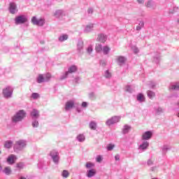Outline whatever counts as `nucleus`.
Wrapping results in <instances>:
<instances>
[{"instance_id":"26","label":"nucleus","mask_w":179,"mask_h":179,"mask_svg":"<svg viewBox=\"0 0 179 179\" xmlns=\"http://www.w3.org/2000/svg\"><path fill=\"white\" fill-rule=\"evenodd\" d=\"M36 82L37 83H44V82H46L44 76L40 74L36 78Z\"/></svg>"},{"instance_id":"56","label":"nucleus","mask_w":179,"mask_h":179,"mask_svg":"<svg viewBox=\"0 0 179 179\" xmlns=\"http://www.w3.org/2000/svg\"><path fill=\"white\" fill-rule=\"evenodd\" d=\"M115 160L116 162H118V160H120V155H116L115 156Z\"/></svg>"},{"instance_id":"62","label":"nucleus","mask_w":179,"mask_h":179,"mask_svg":"<svg viewBox=\"0 0 179 179\" xmlns=\"http://www.w3.org/2000/svg\"><path fill=\"white\" fill-rule=\"evenodd\" d=\"M177 106L179 107V101L177 103Z\"/></svg>"},{"instance_id":"38","label":"nucleus","mask_w":179,"mask_h":179,"mask_svg":"<svg viewBox=\"0 0 179 179\" xmlns=\"http://www.w3.org/2000/svg\"><path fill=\"white\" fill-rule=\"evenodd\" d=\"M62 176L63 177V178H68V177H69V171L64 170L62 172Z\"/></svg>"},{"instance_id":"40","label":"nucleus","mask_w":179,"mask_h":179,"mask_svg":"<svg viewBox=\"0 0 179 179\" xmlns=\"http://www.w3.org/2000/svg\"><path fill=\"white\" fill-rule=\"evenodd\" d=\"M147 94L149 99H153V97H155L156 95L153 91H148Z\"/></svg>"},{"instance_id":"48","label":"nucleus","mask_w":179,"mask_h":179,"mask_svg":"<svg viewBox=\"0 0 179 179\" xmlns=\"http://www.w3.org/2000/svg\"><path fill=\"white\" fill-rule=\"evenodd\" d=\"M75 108H76V111H78V113H81L82 112V108H80V105H76L74 106Z\"/></svg>"},{"instance_id":"55","label":"nucleus","mask_w":179,"mask_h":179,"mask_svg":"<svg viewBox=\"0 0 179 179\" xmlns=\"http://www.w3.org/2000/svg\"><path fill=\"white\" fill-rule=\"evenodd\" d=\"M82 107H83L84 108H86V107H87V102H83L82 103Z\"/></svg>"},{"instance_id":"23","label":"nucleus","mask_w":179,"mask_h":179,"mask_svg":"<svg viewBox=\"0 0 179 179\" xmlns=\"http://www.w3.org/2000/svg\"><path fill=\"white\" fill-rule=\"evenodd\" d=\"M131 126L130 125H128V124H125L124 127H123V129H122V134L124 135L128 134L129 132V131H131Z\"/></svg>"},{"instance_id":"19","label":"nucleus","mask_w":179,"mask_h":179,"mask_svg":"<svg viewBox=\"0 0 179 179\" xmlns=\"http://www.w3.org/2000/svg\"><path fill=\"white\" fill-rule=\"evenodd\" d=\"M83 50V41L80 40L77 43V50L79 52V54H80Z\"/></svg>"},{"instance_id":"58","label":"nucleus","mask_w":179,"mask_h":179,"mask_svg":"<svg viewBox=\"0 0 179 179\" xmlns=\"http://www.w3.org/2000/svg\"><path fill=\"white\" fill-rule=\"evenodd\" d=\"M88 13H93V8H89L87 10Z\"/></svg>"},{"instance_id":"52","label":"nucleus","mask_w":179,"mask_h":179,"mask_svg":"<svg viewBox=\"0 0 179 179\" xmlns=\"http://www.w3.org/2000/svg\"><path fill=\"white\" fill-rule=\"evenodd\" d=\"M113 149H114V145H113V144H109L107 146V150L109 151L113 150Z\"/></svg>"},{"instance_id":"43","label":"nucleus","mask_w":179,"mask_h":179,"mask_svg":"<svg viewBox=\"0 0 179 179\" xmlns=\"http://www.w3.org/2000/svg\"><path fill=\"white\" fill-rule=\"evenodd\" d=\"M89 98L91 100H96V94H94V92H90L89 94Z\"/></svg>"},{"instance_id":"32","label":"nucleus","mask_w":179,"mask_h":179,"mask_svg":"<svg viewBox=\"0 0 179 179\" xmlns=\"http://www.w3.org/2000/svg\"><path fill=\"white\" fill-rule=\"evenodd\" d=\"M162 155H166L168 150H170V146L165 145L162 148Z\"/></svg>"},{"instance_id":"54","label":"nucleus","mask_w":179,"mask_h":179,"mask_svg":"<svg viewBox=\"0 0 179 179\" xmlns=\"http://www.w3.org/2000/svg\"><path fill=\"white\" fill-rule=\"evenodd\" d=\"M147 164H148V166H152V164H153V161H152V159H149L147 162Z\"/></svg>"},{"instance_id":"21","label":"nucleus","mask_w":179,"mask_h":179,"mask_svg":"<svg viewBox=\"0 0 179 179\" xmlns=\"http://www.w3.org/2000/svg\"><path fill=\"white\" fill-rule=\"evenodd\" d=\"M2 173L6 176H10L12 174V169L10 166H6L2 170Z\"/></svg>"},{"instance_id":"63","label":"nucleus","mask_w":179,"mask_h":179,"mask_svg":"<svg viewBox=\"0 0 179 179\" xmlns=\"http://www.w3.org/2000/svg\"><path fill=\"white\" fill-rule=\"evenodd\" d=\"M20 179H26V178H20Z\"/></svg>"},{"instance_id":"49","label":"nucleus","mask_w":179,"mask_h":179,"mask_svg":"<svg viewBox=\"0 0 179 179\" xmlns=\"http://www.w3.org/2000/svg\"><path fill=\"white\" fill-rule=\"evenodd\" d=\"M24 166V164H23V163L20 162V163L17 164L16 167H17V169H23Z\"/></svg>"},{"instance_id":"4","label":"nucleus","mask_w":179,"mask_h":179,"mask_svg":"<svg viewBox=\"0 0 179 179\" xmlns=\"http://www.w3.org/2000/svg\"><path fill=\"white\" fill-rule=\"evenodd\" d=\"M13 94V88L8 86L3 90V96L4 99H10Z\"/></svg>"},{"instance_id":"11","label":"nucleus","mask_w":179,"mask_h":179,"mask_svg":"<svg viewBox=\"0 0 179 179\" xmlns=\"http://www.w3.org/2000/svg\"><path fill=\"white\" fill-rule=\"evenodd\" d=\"M16 160H17V157L15 155H10L6 159V162L8 164L12 165L15 164L16 162Z\"/></svg>"},{"instance_id":"30","label":"nucleus","mask_w":179,"mask_h":179,"mask_svg":"<svg viewBox=\"0 0 179 179\" xmlns=\"http://www.w3.org/2000/svg\"><path fill=\"white\" fill-rule=\"evenodd\" d=\"M146 6H147V8H151L152 9H155V1H153L152 0H149L146 3Z\"/></svg>"},{"instance_id":"3","label":"nucleus","mask_w":179,"mask_h":179,"mask_svg":"<svg viewBox=\"0 0 179 179\" xmlns=\"http://www.w3.org/2000/svg\"><path fill=\"white\" fill-rule=\"evenodd\" d=\"M27 145V141L24 140H20L16 142V144L14 146L15 150L17 152H20V150H23L24 148Z\"/></svg>"},{"instance_id":"12","label":"nucleus","mask_w":179,"mask_h":179,"mask_svg":"<svg viewBox=\"0 0 179 179\" xmlns=\"http://www.w3.org/2000/svg\"><path fill=\"white\" fill-rule=\"evenodd\" d=\"M149 148V142L143 141V143L138 146V150L141 152H145Z\"/></svg>"},{"instance_id":"45","label":"nucleus","mask_w":179,"mask_h":179,"mask_svg":"<svg viewBox=\"0 0 179 179\" xmlns=\"http://www.w3.org/2000/svg\"><path fill=\"white\" fill-rule=\"evenodd\" d=\"M154 62L155 64H159V62H160V56L159 55L154 57Z\"/></svg>"},{"instance_id":"41","label":"nucleus","mask_w":179,"mask_h":179,"mask_svg":"<svg viewBox=\"0 0 179 179\" xmlns=\"http://www.w3.org/2000/svg\"><path fill=\"white\" fill-rule=\"evenodd\" d=\"M40 97V94L37 92H34L31 94V98L34 99V100H37Z\"/></svg>"},{"instance_id":"16","label":"nucleus","mask_w":179,"mask_h":179,"mask_svg":"<svg viewBox=\"0 0 179 179\" xmlns=\"http://www.w3.org/2000/svg\"><path fill=\"white\" fill-rule=\"evenodd\" d=\"M169 90H179V82L171 84L169 86Z\"/></svg>"},{"instance_id":"35","label":"nucleus","mask_w":179,"mask_h":179,"mask_svg":"<svg viewBox=\"0 0 179 179\" xmlns=\"http://www.w3.org/2000/svg\"><path fill=\"white\" fill-rule=\"evenodd\" d=\"M13 145V142L10 141H8L5 142L4 147L6 148V149H10V147Z\"/></svg>"},{"instance_id":"17","label":"nucleus","mask_w":179,"mask_h":179,"mask_svg":"<svg viewBox=\"0 0 179 179\" xmlns=\"http://www.w3.org/2000/svg\"><path fill=\"white\" fill-rule=\"evenodd\" d=\"M93 27H94V24H89L86 25L84 29L85 33H90V31H93Z\"/></svg>"},{"instance_id":"50","label":"nucleus","mask_w":179,"mask_h":179,"mask_svg":"<svg viewBox=\"0 0 179 179\" xmlns=\"http://www.w3.org/2000/svg\"><path fill=\"white\" fill-rule=\"evenodd\" d=\"M96 160L97 163H101V162L103 161V157H101V155H98L96 158Z\"/></svg>"},{"instance_id":"25","label":"nucleus","mask_w":179,"mask_h":179,"mask_svg":"<svg viewBox=\"0 0 179 179\" xmlns=\"http://www.w3.org/2000/svg\"><path fill=\"white\" fill-rule=\"evenodd\" d=\"M110 51H111V48H110V47H108V45H105L103 47L102 52L103 55H108Z\"/></svg>"},{"instance_id":"9","label":"nucleus","mask_w":179,"mask_h":179,"mask_svg":"<svg viewBox=\"0 0 179 179\" xmlns=\"http://www.w3.org/2000/svg\"><path fill=\"white\" fill-rule=\"evenodd\" d=\"M152 136H153V132L148 131L142 134L141 139L142 141H147L149 139H152Z\"/></svg>"},{"instance_id":"39","label":"nucleus","mask_w":179,"mask_h":179,"mask_svg":"<svg viewBox=\"0 0 179 179\" xmlns=\"http://www.w3.org/2000/svg\"><path fill=\"white\" fill-rule=\"evenodd\" d=\"M87 52L89 55H91L92 52H93V45H90L87 48Z\"/></svg>"},{"instance_id":"18","label":"nucleus","mask_w":179,"mask_h":179,"mask_svg":"<svg viewBox=\"0 0 179 179\" xmlns=\"http://www.w3.org/2000/svg\"><path fill=\"white\" fill-rule=\"evenodd\" d=\"M55 17H62V16H65V11L62 10H57L55 12Z\"/></svg>"},{"instance_id":"61","label":"nucleus","mask_w":179,"mask_h":179,"mask_svg":"<svg viewBox=\"0 0 179 179\" xmlns=\"http://www.w3.org/2000/svg\"><path fill=\"white\" fill-rule=\"evenodd\" d=\"M151 170H152V171H155V168L152 167V168L151 169Z\"/></svg>"},{"instance_id":"14","label":"nucleus","mask_w":179,"mask_h":179,"mask_svg":"<svg viewBox=\"0 0 179 179\" xmlns=\"http://www.w3.org/2000/svg\"><path fill=\"white\" fill-rule=\"evenodd\" d=\"M116 61L120 66H122V65H124V64H125V62H127V58H125V57L124 56H117L116 58Z\"/></svg>"},{"instance_id":"20","label":"nucleus","mask_w":179,"mask_h":179,"mask_svg":"<svg viewBox=\"0 0 179 179\" xmlns=\"http://www.w3.org/2000/svg\"><path fill=\"white\" fill-rule=\"evenodd\" d=\"M89 128L92 129V131H96V129H97V122L91 121L89 124Z\"/></svg>"},{"instance_id":"28","label":"nucleus","mask_w":179,"mask_h":179,"mask_svg":"<svg viewBox=\"0 0 179 179\" xmlns=\"http://www.w3.org/2000/svg\"><path fill=\"white\" fill-rule=\"evenodd\" d=\"M155 114L157 115H160V114H163L164 113V109L162 107L155 108Z\"/></svg>"},{"instance_id":"13","label":"nucleus","mask_w":179,"mask_h":179,"mask_svg":"<svg viewBox=\"0 0 179 179\" xmlns=\"http://www.w3.org/2000/svg\"><path fill=\"white\" fill-rule=\"evenodd\" d=\"M10 13L15 15L17 12V6L15 3H10L9 6Z\"/></svg>"},{"instance_id":"36","label":"nucleus","mask_w":179,"mask_h":179,"mask_svg":"<svg viewBox=\"0 0 179 179\" xmlns=\"http://www.w3.org/2000/svg\"><path fill=\"white\" fill-rule=\"evenodd\" d=\"M38 119H32L33 128H38Z\"/></svg>"},{"instance_id":"24","label":"nucleus","mask_w":179,"mask_h":179,"mask_svg":"<svg viewBox=\"0 0 179 179\" xmlns=\"http://www.w3.org/2000/svg\"><path fill=\"white\" fill-rule=\"evenodd\" d=\"M103 45L101 43H96L95 46V51L96 52L100 53L103 51Z\"/></svg>"},{"instance_id":"51","label":"nucleus","mask_w":179,"mask_h":179,"mask_svg":"<svg viewBox=\"0 0 179 179\" xmlns=\"http://www.w3.org/2000/svg\"><path fill=\"white\" fill-rule=\"evenodd\" d=\"M93 166H94V164H93L92 163L88 162L86 164L85 167L87 169H92Z\"/></svg>"},{"instance_id":"33","label":"nucleus","mask_w":179,"mask_h":179,"mask_svg":"<svg viewBox=\"0 0 179 179\" xmlns=\"http://www.w3.org/2000/svg\"><path fill=\"white\" fill-rule=\"evenodd\" d=\"M85 139H86V138L85 137V135H83V134H79L77 136V141H78V142H85Z\"/></svg>"},{"instance_id":"7","label":"nucleus","mask_w":179,"mask_h":179,"mask_svg":"<svg viewBox=\"0 0 179 179\" xmlns=\"http://www.w3.org/2000/svg\"><path fill=\"white\" fill-rule=\"evenodd\" d=\"M31 23L35 26L42 27L44 26V24L45 23V20H44V18L37 19V17L34 16L31 18Z\"/></svg>"},{"instance_id":"57","label":"nucleus","mask_w":179,"mask_h":179,"mask_svg":"<svg viewBox=\"0 0 179 179\" xmlns=\"http://www.w3.org/2000/svg\"><path fill=\"white\" fill-rule=\"evenodd\" d=\"M78 80H80V78H79V77H77V78H76L74 79V82H75L76 83H78Z\"/></svg>"},{"instance_id":"5","label":"nucleus","mask_w":179,"mask_h":179,"mask_svg":"<svg viewBox=\"0 0 179 179\" xmlns=\"http://www.w3.org/2000/svg\"><path fill=\"white\" fill-rule=\"evenodd\" d=\"M29 19L24 15H18L15 19V24H24V23H27Z\"/></svg>"},{"instance_id":"59","label":"nucleus","mask_w":179,"mask_h":179,"mask_svg":"<svg viewBox=\"0 0 179 179\" xmlns=\"http://www.w3.org/2000/svg\"><path fill=\"white\" fill-rule=\"evenodd\" d=\"M138 3H143V0H137Z\"/></svg>"},{"instance_id":"2","label":"nucleus","mask_w":179,"mask_h":179,"mask_svg":"<svg viewBox=\"0 0 179 179\" xmlns=\"http://www.w3.org/2000/svg\"><path fill=\"white\" fill-rule=\"evenodd\" d=\"M50 156L55 164L58 166L59 164V152H58L56 150H53L50 151Z\"/></svg>"},{"instance_id":"15","label":"nucleus","mask_w":179,"mask_h":179,"mask_svg":"<svg viewBox=\"0 0 179 179\" xmlns=\"http://www.w3.org/2000/svg\"><path fill=\"white\" fill-rule=\"evenodd\" d=\"M31 117L32 120H38L40 118V113L36 109H33L31 112Z\"/></svg>"},{"instance_id":"22","label":"nucleus","mask_w":179,"mask_h":179,"mask_svg":"<svg viewBox=\"0 0 179 179\" xmlns=\"http://www.w3.org/2000/svg\"><path fill=\"white\" fill-rule=\"evenodd\" d=\"M96 176V170L90 169L87 171V177L88 178H92V177H94Z\"/></svg>"},{"instance_id":"46","label":"nucleus","mask_w":179,"mask_h":179,"mask_svg":"<svg viewBox=\"0 0 179 179\" xmlns=\"http://www.w3.org/2000/svg\"><path fill=\"white\" fill-rule=\"evenodd\" d=\"M50 79H51V74L47 73V74L45 76V82H48V80H50Z\"/></svg>"},{"instance_id":"6","label":"nucleus","mask_w":179,"mask_h":179,"mask_svg":"<svg viewBox=\"0 0 179 179\" xmlns=\"http://www.w3.org/2000/svg\"><path fill=\"white\" fill-rule=\"evenodd\" d=\"M120 121H121V116H113L106 120V125L110 127V125H114V124H117Z\"/></svg>"},{"instance_id":"47","label":"nucleus","mask_w":179,"mask_h":179,"mask_svg":"<svg viewBox=\"0 0 179 179\" xmlns=\"http://www.w3.org/2000/svg\"><path fill=\"white\" fill-rule=\"evenodd\" d=\"M131 50L134 51V54H138L139 52V49L136 46H133Z\"/></svg>"},{"instance_id":"34","label":"nucleus","mask_w":179,"mask_h":179,"mask_svg":"<svg viewBox=\"0 0 179 179\" xmlns=\"http://www.w3.org/2000/svg\"><path fill=\"white\" fill-rule=\"evenodd\" d=\"M104 78H106V79H110L112 74L111 72H110V71L106 70L103 74Z\"/></svg>"},{"instance_id":"37","label":"nucleus","mask_w":179,"mask_h":179,"mask_svg":"<svg viewBox=\"0 0 179 179\" xmlns=\"http://www.w3.org/2000/svg\"><path fill=\"white\" fill-rule=\"evenodd\" d=\"M66 40H68V35L66 34L62 35L59 37V41L62 43V41H66Z\"/></svg>"},{"instance_id":"27","label":"nucleus","mask_w":179,"mask_h":179,"mask_svg":"<svg viewBox=\"0 0 179 179\" xmlns=\"http://www.w3.org/2000/svg\"><path fill=\"white\" fill-rule=\"evenodd\" d=\"M143 27H145V22L141 20L139 22L138 26L136 28V30L137 31H139L142 30V29H143Z\"/></svg>"},{"instance_id":"42","label":"nucleus","mask_w":179,"mask_h":179,"mask_svg":"<svg viewBox=\"0 0 179 179\" xmlns=\"http://www.w3.org/2000/svg\"><path fill=\"white\" fill-rule=\"evenodd\" d=\"M68 75H69V73L67 71H66L61 76L60 80H64V79H66V78H68Z\"/></svg>"},{"instance_id":"8","label":"nucleus","mask_w":179,"mask_h":179,"mask_svg":"<svg viewBox=\"0 0 179 179\" xmlns=\"http://www.w3.org/2000/svg\"><path fill=\"white\" fill-rule=\"evenodd\" d=\"M76 105V103H75V101L73 100L68 101L65 103V107H64L65 111H71L72 108H75Z\"/></svg>"},{"instance_id":"64","label":"nucleus","mask_w":179,"mask_h":179,"mask_svg":"<svg viewBox=\"0 0 179 179\" xmlns=\"http://www.w3.org/2000/svg\"><path fill=\"white\" fill-rule=\"evenodd\" d=\"M178 23L179 24V19L178 20Z\"/></svg>"},{"instance_id":"29","label":"nucleus","mask_w":179,"mask_h":179,"mask_svg":"<svg viewBox=\"0 0 179 179\" xmlns=\"http://www.w3.org/2000/svg\"><path fill=\"white\" fill-rule=\"evenodd\" d=\"M78 71V67L76 66H71L68 69V73H74Z\"/></svg>"},{"instance_id":"44","label":"nucleus","mask_w":179,"mask_h":179,"mask_svg":"<svg viewBox=\"0 0 179 179\" xmlns=\"http://www.w3.org/2000/svg\"><path fill=\"white\" fill-rule=\"evenodd\" d=\"M126 92H128V93H132L134 90H132V87L130 85L126 86Z\"/></svg>"},{"instance_id":"53","label":"nucleus","mask_w":179,"mask_h":179,"mask_svg":"<svg viewBox=\"0 0 179 179\" xmlns=\"http://www.w3.org/2000/svg\"><path fill=\"white\" fill-rule=\"evenodd\" d=\"M149 85L152 87V89H154V87H156V83L150 81Z\"/></svg>"},{"instance_id":"60","label":"nucleus","mask_w":179,"mask_h":179,"mask_svg":"<svg viewBox=\"0 0 179 179\" xmlns=\"http://www.w3.org/2000/svg\"><path fill=\"white\" fill-rule=\"evenodd\" d=\"M0 171H2V166L0 165Z\"/></svg>"},{"instance_id":"10","label":"nucleus","mask_w":179,"mask_h":179,"mask_svg":"<svg viewBox=\"0 0 179 179\" xmlns=\"http://www.w3.org/2000/svg\"><path fill=\"white\" fill-rule=\"evenodd\" d=\"M107 35L105 34H99L96 38V41H99V43H102V44H104L106 41H107Z\"/></svg>"},{"instance_id":"31","label":"nucleus","mask_w":179,"mask_h":179,"mask_svg":"<svg viewBox=\"0 0 179 179\" xmlns=\"http://www.w3.org/2000/svg\"><path fill=\"white\" fill-rule=\"evenodd\" d=\"M137 100L139 103H143L145 101V96L143 94L140 93L137 95Z\"/></svg>"},{"instance_id":"1","label":"nucleus","mask_w":179,"mask_h":179,"mask_svg":"<svg viewBox=\"0 0 179 179\" xmlns=\"http://www.w3.org/2000/svg\"><path fill=\"white\" fill-rule=\"evenodd\" d=\"M26 111L24 110H18L12 117L11 122L13 124H17V122H22V120H24L26 117Z\"/></svg>"}]
</instances>
